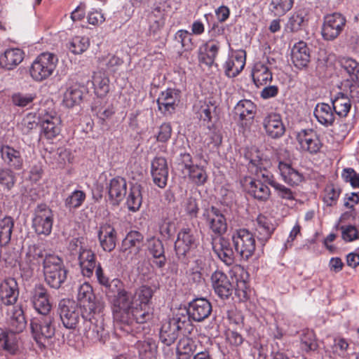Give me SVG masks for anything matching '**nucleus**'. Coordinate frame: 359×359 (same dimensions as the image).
<instances>
[{
  "label": "nucleus",
  "instance_id": "1",
  "mask_svg": "<svg viewBox=\"0 0 359 359\" xmlns=\"http://www.w3.org/2000/svg\"><path fill=\"white\" fill-rule=\"evenodd\" d=\"M6 320L9 332L0 329V344L3 348L11 355L19 352L16 333L22 332L26 327L27 321L22 306H16L6 311Z\"/></svg>",
  "mask_w": 359,
  "mask_h": 359
},
{
  "label": "nucleus",
  "instance_id": "2",
  "mask_svg": "<svg viewBox=\"0 0 359 359\" xmlns=\"http://www.w3.org/2000/svg\"><path fill=\"white\" fill-rule=\"evenodd\" d=\"M109 302L114 318L122 323L121 330L128 334H132L131 326L134 323H136V316L133 312L135 308L134 294L125 289L119 292V294H116Z\"/></svg>",
  "mask_w": 359,
  "mask_h": 359
},
{
  "label": "nucleus",
  "instance_id": "3",
  "mask_svg": "<svg viewBox=\"0 0 359 359\" xmlns=\"http://www.w3.org/2000/svg\"><path fill=\"white\" fill-rule=\"evenodd\" d=\"M57 63L56 55L49 52L42 53L32 62L29 68L30 76L34 81L41 82L54 73Z\"/></svg>",
  "mask_w": 359,
  "mask_h": 359
},
{
  "label": "nucleus",
  "instance_id": "4",
  "mask_svg": "<svg viewBox=\"0 0 359 359\" xmlns=\"http://www.w3.org/2000/svg\"><path fill=\"white\" fill-rule=\"evenodd\" d=\"M54 318L51 316H42L40 318H35L30 323L32 334L34 339L40 348H44L50 339L55 332Z\"/></svg>",
  "mask_w": 359,
  "mask_h": 359
},
{
  "label": "nucleus",
  "instance_id": "5",
  "mask_svg": "<svg viewBox=\"0 0 359 359\" xmlns=\"http://www.w3.org/2000/svg\"><path fill=\"white\" fill-rule=\"evenodd\" d=\"M189 325L190 320L187 316L179 313L175 315L163 323L160 330V340L163 344L171 346L178 338L180 332Z\"/></svg>",
  "mask_w": 359,
  "mask_h": 359
},
{
  "label": "nucleus",
  "instance_id": "6",
  "mask_svg": "<svg viewBox=\"0 0 359 359\" xmlns=\"http://www.w3.org/2000/svg\"><path fill=\"white\" fill-rule=\"evenodd\" d=\"M154 294V290L147 285L141 286L134 294L136 323H144L151 318V302Z\"/></svg>",
  "mask_w": 359,
  "mask_h": 359
},
{
  "label": "nucleus",
  "instance_id": "7",
  "mask_svg": "<svg viewBox=\"0 0 359 359\" xmlns=\"http://www.w3.org/2000/svg\"><path fill=\"white\" fill-rule=\"evenodd\" d=\"M231 241L235 251L244 260L252 257L256 249V241L253 233L247 229H238L233 231Z\"/></svg>",
  "mask_w": 359,
  "mask_h": 359
},
{
  "label": "nucleus",
  "instance_id": "8",
  "mask_svg": "<svg viewBox=\"0 0 359 359\" xmlns=\"http://www.w3.org/2000/svg\"><path fill=\"white\" fill-rule=\"evenodd\" d=\"M44 257V249L41 246L29 245L20 263L22 276L26 279L32 277L34 272L39 269L41 261Z\"/></svg>",
  "mask_w": 359,
  "mask_h": 359
},
{
  "label": "nucleus",
  "instance_id": "9",
  "mask_svg": "<svg viewBox=\"0 0 359 359\" xmlns=\"http://www.w3.org/2000/svg\"><path fill=\"white\" fill-rule=\"evenodd\" d=\"M77 299L82 313H86V316L90 312H102L104 308V302L96 299L93 287L88 283L80 285L78 288Z\"/></svg>",
  "mask_w": 359,
  "mask_h": 359
},
{
  "label": "nucleus",
  "instance_id": "10",
  "mask_svg": "<svg viewBox=\"0 0 359 359\" xmlns=\"http://www.w3.org/2000/svg\"><path fill=\"white\" fill-rule=\"evenodd\" d=\"M59 313L63 325L67 329H76L82 317L80 306L69 299H63L60 302Z\"/></svg>",
  "mask_w": 359,
  "mask_h": 359
},
{
  "label": "nucleus",
  "instance_id": "11",
  "mask_svg": "<svg viewBox=\"0 0 359 359\" xmlns=\"http://www.w3.org/2000/svg\"><path fill=\"white\" fill-rule=\"evenodd\" d=\"M53 224V213L46 204H39L34 210L32 227L38 235L50 234Z\"/></svg>",
  "mask_w": 359,
  "mask_h": 359
},
{
  "label": "nucleus",
  "instance_id": "12",
  "mask_svg": "<svg viewBox=\"0 0 359 359\" xmlns=\"http://www.w3.org/2000/svg\"><path fill=\"white\" fill-rule=\"evenodd\" d=\"M39 119L41 130L46 138L52 140L60 134L61 119L55 110L41 109Z\"/></svg>",
  "mask_w": 359,
  "mask_h": 359
},
{
  "label": "nucleus",
  "instance_id": "13",
  "mask_svg": "<svg viewBox=\"0 0 359 359\" xmlns=\"http://www.w3.org/2000/svg\"><path fill=\"white\" fill-rule=\"evenodd\" d=\"M346 19L339 13H333L325 16L322 27V36L325 40L337 39L344 30Z\"/></svg>",
  "mask_w": 359,
  "mask_h": 359
},
{
  "label": "nucleus",
  "instance_id": "14",
  "mask_svg": "<svg viewBox=\"0 0 359 359\" xmlns=\"http://www.w3.org/2000/svg\"><path fill=\"white\" fill-rule=\"evenodd\" d=\"M100 313L90 312L86 316L82 313L83 333L93 341H100L104 334L103 320L98 318Z\"/></svg>",
  "mask_w": 359,
  "mask_h": 359
},
{
  "label": "nucleus",
  "instance_id": "15",
  "mask_svg": "<svg viewBox=\"0 0 359 359\" xmlns=\"http://www.w3.org/2000/svg\"><path fill=\"white\" fill-rule=\"evenodd\" d=\"M203 219L209 229L215 234L222 235L227 229L226 219L222 212L215 206L203 210Z\"/></svg>",
  "mask_w": 359,
  "mask_h": 359
},
{
  "label": "nucleus",
  "instance_id": "16",
  "mask_svg": "<svg viewBox=\"0 0 359 359\" xmlns=\"http://www.w3.org/2000/svg\"><path fill=\"white\" fill-rule=\"evenodd\" d=\"M19 296L18 284L15 278H8L4 280H0V309L4 310V306H12V308L18 301ZM20 306H21L20 305Z\"/></svg>",
  "mask_w": 359,
  "mask_h": 359
},
{
  "label": "nucleus",
  "instance_id": "17",
  "mask_svg": "<svg viewBox=\"0 0 359 359\" xmlns=\"http://www.w3.org/2000/svg\"><path fill=\"white\" fill-rule=\"evenodd\" d=\"M30 302L37 313L43 316H50L52 305L50 302L48 290L43 285H36L32 290Z\"/></svg>",
  "mask_w": 359,
  "mask_h": 359
},
{
  "label": "nucleus",
  "instance_id": "18",
  "mask_svg": "<svg viewBox=\"0 0 359 359\" xmlns=\"http://www.w3.org/2000/svg\"><path fill=\"white\" fill-rule=\"evenodd\" d=\"M297 140L300 149L310 154H318L322 147L319 136L313 129H304L299 131L297 135Z\"/></svg>",
  "mask_w": 359,
  "mask_h": 359
},
{
  "label": "nucleus",
  "instance_id": "19",
  "mask_svg": "<svg viewBox=\"0 0 359 359\" xmlns=\"http://www.w3.org/2000/svg\"><path fill=\"white\" fill-rule=\"evenodd\" d=\"M180 102V91L175 88H168L161 92L157 99L158 110L165 116L175 113Z\"/></svg>",
  "mask_w": 359,
  "mask_h": 359
},
{
  "label": "nucleus",
  "instance_id": "20",
  "mask_svg": "<svg viewBox=\"0 0 359 359\" xmlns=\"http://www.w3.org/2000/svg\"><path fill=\"white\" fill-rule=\"evenodd\" d=\"M210 280L215 294L221 299H227L231 296L234 287L223 271H215L211 275Z\"/></svg>",
  "mask_w": 359,
  "mask_h": 359
},
{
  "label": "nucleus",
  "instance_id": "21",
  "mask_svg": "<svg viewBox=\"0 0 359 359\" xmlns=\"http://www.w3.org/2000/svg\"><path fill=\"white\" fill-rule=\"evenodd\" d=\"M242 184L250 196L259 201L265 202L271 196L270 189L259 179L245 177Z\"/></svg>",
  "mask_w": 359,
  "mask_h": 359
},
{
  "label": "nucleus",
  "instance_id": "22",
  "mask_svg": "<svg viewBox=\"0 0 359 359\" xmlns=\"http://www.w3.org/2000/svg\"><path fill=\"white\" fill-rule=\"evenodd\" d=\"M151 175L154 183L159 188H165L168 179V165L165 158L155 157L151 163Z\"/></svg>",
  "mask_w": 359,
  "mask_h": 359
},
{
  "label": "nucleus",
  "instance_id": "23",
  "mask_svg": "<svg viewBox=\"0 0 359 359\" xmlns=\"http://www.w3.org/2000/svg\"><path fill=\"white\" fill-rule=\"evenodd\" d=\"M212 312L210 302L205 298H197L189 304L188 319L191 318L196 322H201L206 319Z\"/></svg>",
  "mask_w": 359,
  "mask_h": 359
},
{
  "label": "nucleus",
  "instance_id": "24",
  "mask_svg": "<svg viewBox=\"0 0 359 359\" xmlns=\"http://www.w3.org/2000/svg\"><path fill=\"white\" fill-rule=\"evenodd\" d=\"M262 125L266 135L272 139L280 138L285 132L281 116L277 113L266 114L263 118Z\"/></svg>",
  "mask_w": 359,
  "mask_h": 359
},
{
  "label": "nucleus",
  "instance_id": "25",
  "mask_svg": "<svg viewBox=\"0 0 359 359\" xmlns=\"http://www.w3.org/2000/svg\"><path fill=\"white\" fill-rule=\"evenodd\" d=\"M197 245V240L194 231L189 228L182 229L177 235L175 243V250L177 255L184 257L187 252Z\"/></svg>",
  "mask_w": 359,
  "mask_h": 359
},
{
  "label": "nucleus",
  "instance_id": "26",
  "mask_svg": "<svg viewBox=\"0 0 359 359\" xmlns=\"http://www.w3.org/2000/svg\"><path fill=\"white\" fill-rule=\"evenodd\" d=\"M245 65V52L236 50L229 55L224 64L225 75L229 78L236 77L243 69Z\"/></svg>",
  "mask_w": 359,
  "mask_h": 359
},
{
  "label": "nucleus",
  "instance_id": "27",
  "mask_svg": "<svg viewBox=\"0 0 359 359\" xmlns=\"http://www.w3.org/2000/svg\"><path fill=\"white\" fill-rule=\"evenodd\" d=\"M276 229V225L273 219L264 215H258L256 219L255 231L258 241L264 245L271 238Z\"/></svg>",
  "mask_w": 359,
  "mask_h": 359
},
{
  "label": "nucleus",
  "instance_id": "28",
  "mask_svg": "<svg viewBox=\"0 0 359 359\" xmlns=\"http://www.w3.org/2000/svg\"><path fill=\"white\" fill-rule=\"evenodd\" d=\"M212 248L217 257L226 265L231 266L234 262V253L229 241L224 237L214 239Z\"/></svg>",
  "mask_w": 359,
  "mask_h": 359
},
{
  "label": "nucleus",
  "instance_id": "29",
  "mask_svg": "<svg viewBox=\"0 0 359 359\" xmlns=\"http://www.w3.org/2000/svg\"><path fill=\"white\" fill-rule=\"evenodd\" d=\"M97 236L100 245L104 251L109 252L115 248L116 232L111 224L106 223L101 225L97 232Z\"/></svg>",
  "mask_w": 359,
  "mask_h": 359
},
{
  "label": "nucleus",
  "instance_id": "30",
  "mask_svg": "<svg viewBox=\"0 0 359 359\" xmlns=\"http://www.w3.org/2000/svg\"><path fill=\"white\" fill-rule=\"evenodd\" d=\"M0 154L2 161L8 168L15 170L22 169L23 159L19 150L8 144H2L0 146Z\"/></svg>",
  "mask_w": 359,
  "mask_h": 359
},
{
  "label": "nucleus",
  "instance_id": "31",
  "mask_svg": "<svg viewBox=\"0 0 359 359\" xmlns=\"http://www.w3.org/2000/svg\"><path fill=\"white\" fill-rule=\"evenodd\" d=\"M292 61L298 69L307 67L310 62V51L306 43L302 41L296 43L292 48Z\"/></svg>",
  "mask_w": 359,
  "mask_h": 359
},
{
  "label": "nucleus",
  "instance_id": "32",
  "mask_svg": "<svg viewBox=\"0 0 359 359\" xmlns=\"http://www.w3.org/2000/svg\"><path fill=\"white\" fill-rule=\"evenodd\" d=\"M86 88L79 83L71 84L64 93L63 104L69 108H72L81 103Z\"/></svg>",
  "mask_w": 359,
  "mask_h": 359
},
{
  "label": "nucleus",
  "instance_id": "33",
  "mask_svg": "<svg viewBox=\"0 0 359 359\" xmlns=\"http://www.w3.org/2000/svg\"><path fill=\"white\" fill-rule=\"evenodd\" d=\"M107 189L110 201L114 205H118L126 194V181L121 177L112 178L107 186Z\"/></svg>",
  "mask_w": 359,
  "mask_h": 359
},
{
  "label": "nucleus",
  "instance_id": "34",
  "mask_svg": "<svg viewBox=\"0 0 359 359\" xmlns=\"http://www.w3.org/2000/svg\"><path fill=\"white\" fill-rule=\"evenodd\" d=\"M220 48L219 43L216 41H209L199 48L198 60L207 66H212L217 56Z\"/></svg>",
  "mask_w": 359,
  "mask_h": 359
},
{
  "label": "nucleus",
  "instance_id": "35",
  "mask_svg": "<svg viewBox=\"0 0 359 359\" xmlns=\"http://www.w3.org/2000/svg\"><path fill=\"white\" fill-rule=\"evenodd\" d=\"M278 170L283 180L292 186H297L304 181V175L284 161H279Z\"/></svg>",
  "mask_w": 359,
  "mask_h": 359
},
{
  "label": "nucleus",
  "instance_id": "36",
  "mask_svg": "<svg viewBox=\"0 0 359 359\" xmlns=\"http://www.w3.org/2000/svg\"><path fill=\"white\" fill-rule=\"evenodd\" d=\"M313 114L318 122L325 127L334 124L336 114L331 105L321 102L318 103L314 108Z\"/></svg>",
  "mask_w": 359,
  "mask_h": 359
},
{
  "label": "nucleus",
  "instance_id": "37",
  "mask_svg": "<svg viewBox=\"0 0 359 359\" xmlns=\"http://www.w3.org/2000/svg\"><path fill=\"white\" fill-rule=\"evenodd\" d=\"M147 249L149 254L154 259L153 261L154 264L160 269L164 267L166 263V258L161 241L155 237L148 239Z\"/></svg>",
  "mask_w": 359,
  "mask_h": 359
},
{
  "label": "nucleus",
  "instance_id": "38",
  "mask_svg": "<svg viewBox=\"0 0 359 359\" xmlns=\"http://www.w3.org/2000/svg\"><path fill=\"white\" fill-rule=\"evenodd\" d=\"M140 359H155L158 353V344L155 339L147 337L139 340L135 345Z\"/></svg>",
  "mask_w": 359,
  "mask_h": 359
},
{
  "label": "nucleus",
  "instance_id": "39",
  "mask_svg": "<svg viewBox=\"0 0 359 359\" xmlns=\"http://www.w3.org/2000/svg\"><path fill=\"white\" fill-rule=\"evenodd\" d=\"M78 259L82 274L90 278L97 266L95 253L88 248L79 255Z\"/></svg>",
  "mask_w": 359,
  "mask_h": 359
},
{
  "label": "nucleus",
  "instance_id": "40",
  "mask_svg": "<svg viewBox=\"0 0 359 359\" xmlns=\"http://www.w3.org/2000/svg\"><path fill=\"white\" fill-rule=\"evenodd\" d=\"M24 58V53L20 48L7 49L0 56V65L7 69H13L17 67Z\"/></svg>",
  "mask_w": 359,
  "mask_h": 359
},
{
  "label": "nucleus",
  "instance_id": "41",
  "mask_svg": "<svg viewBox=\"0 0 359 359\" xmlns=\"http://www.w3.org/2000/svg\"><path fill=\"white\" fill-rule=\"evenodd\" d=\"M251 76L254 83L257 86L266 85L272 80V73L269 67L262 62H257L254 65Z\"/></svg>",
  "mask_w": 359,
  "mask_h": 359
},
{
  "label": "nucleus",
  "instance_id": "42",
  "mask_svg": "<svg viewBox=\"0 0 359 359\" xmlns=\"http://www.w3.org/2000/svg\"><path fill=\"white\" fill-rule=\"evenodd\" d=\"M244 158L248 161L247 167L250 172L257 171L259 168H264L269 164L268 161L262 158V154L255 147L246 149Z\"/></svg>",
  "mask_w": 359,
  "mask_h": 359
},
{
  "label": "nucleus",
  "instance_id": "43",
  "mask_svg": "<svg viewBox=\"0 0 359 359\" xmlns=\"http://www.w3.org/2000/svg\"><path fill=\"white\" fill-rule=\"evenodd\" d=\"M340 64L353 83L351 87L359 88V63L352 58L344 57L340 60Z\"/></svg>",
  "mask_w": 359,
  "mask_h": 359
},
{
  "label": "nucleus",
  "instance_id": "44",
  "mask_svg": "<svg viewBox=\"0 0 359 359\" xmlns=\"http://www.w3.org/2000/svg\"><path fill=\"white\" fill-rule=\"evenodd\" d=\"M255 113L256 105L250 100H241L234 107V114L242 121L252 119Z\"/></svg>",
  "mask_w": 359,
  "mask_h": 359
},
{
  "label": "nucleus",
  "instance_id": "45",
  "mask_svg": "<svg viewBox=\"0 0 359 359\" xmlns=\"http://www.w3.org/2000/svg\"><path fill=\"white\" fill-rule=\"evenodd\" d=\"M92 83L95 93L98 97L106 95L109 90V79L104 72H94Z\"/></svg>",
  "mask_w": 359,
  "mask_h": 359
},
{
  "label": "nucleus",
  "instance_id": "46",
  "mask_svg": "<svg viewBox=\"0 0 359 359\" xmlns=\"http://www.w3.org/2000/svg\"><path fill=\"white\" fill-rule=\"evenodd\" d=\"M99 67L109 73H115L123 63V60L113 54L102 55L98 59Z\"/></svg>",
  "mask_w": 359,
  "mask_h": 359
},
{
  "label": "nucleus",
  "instance_id": "47",
  "mask_svg": "<svg viewBox=\"0 0 359 359\" xmlns=\"http://www.w3.org/2000/svg\"><path fill=\"white\" fill-rule=\"evenodd\" d=\"M14 220L10 216H6L0 219V246L8 245L11 240Z\"/></svg>",
  "mask_w": 359,
  "mask_h": 359
},
{
  "label": "nucleus",
  "instance_id": "48",
  "mask_svg": "<svg viewBox=\"0 0 359 359\" xmlns=\"http://www.w3.org/2000/svg\"><path fill=\"white\" fill-rule=\"evenodd\" d=\"M332 107L336 115L346 117L351 107L349 98L344 93H339L336 97L332 100Z\"/></svg>",
  "mask_w": 359,
  "mask_h": 359
},
{
  "label": "nucleus",
  "instance_id": "49",
  "mask_svg": "<svg viewBox=\"0 0 359 359\" xmlns=\"http://www.w3.org/2000/svg\"><path fill=\"white\" fill-rule=\"evenodd\" d=\"M44 276L65 269L62 259L55 254H46L43 260Z\"/></svg>",
  "mask_w": 359,
  "mask_h": 359
},
{
  "label": "nucleus",
  "instance_id": "50",
  "mask_svg": "<svg viewBox=\"0 0 359 359\" xmlns=\"http://www.w3.org/2000/svg\"><path fill=\"white\" fill-rule=\"evenodd\" d=\"M196 350V345L190 338L181 339L177 346V359H190Z\"/></svg>",
  "mask_w": 359,
  "mask_h": 359
},
{
  "label": "nucleus",
  "instance_id": "51",
  "mask_svg": "<svg viewBox=\"0 0 359 359\" xmlns=\"http://www.w3.org/2000/svg\"><path fill=\"white\" fill-rule=\"evenodd\" d=\"M307 13L304 9H300L292 13L286 24V29L291 32H297L302 29L307 20Z\"/></svg>",
  "mask_w": 359,
  "mask_h": 359
},
{
  "label": "nucleus",
  "instance_id": "52",
  "mask_svg": "<svg viewBox=\"0 0 359 359\" xmlns=\"http://www.w3.org/2000/svg\"><path fill=\"white\" fill-rule=\"evenodd\" d=\"M142 202L140 187L139 185H133L129 191L126 200V205L130 211H137Z\"/></svg>",
  "mask_w": 359,
  "mask_h": 359
},
{
  "label": "nucleus",
  "instance_id": "53",
  "mask_svg": "<svg viewBox=\"0 0 359 359\" xmlns=\"http://www.w3.org/2000/svg\"><path fill=\"white\" fill-rule=\"evenodd\" d=\"M144 241L143 235L137 231H130L123 241V247L125 250L134 248L135 252H138Z\"/></svg>",
  "mask_w": 359,
  "mask_h": 359
},
{
  "label": "nucleus",
  "instance_id": "54",
  "mask_svg": "<svg viewBox=\"0 0 359 359\" xmlns=\"http://www.w3.org/2000/svg\"><path fill=\"white\" fill-rule=\"evenodd\" d=\"M215 107L210 101H199L194 105V109L198 117L203 121L209 122L212 118V112L215 111Z\"/></svg>",
  "mask_w": 359,
  "mask_h": 359
},
{
  "label": "nucleus",
  "instance_id": "55",
  "mask_svg": "<svg viewBox=\"0 0 359 359\" xmlns=\"http://www.w3.org/2000/svg\"><path fill=\"white\" fill-rule=\"evenodd\" d=\"M294 0H271L270 11L275 16L281 17L292 8Z\"/></svg>",
  "mask_w": 359,
  "mask_h": 359
},
{
  "label": "nucleus",
  "instance_id": "56",
  "mask_svg": "<svg viewBox=\"0 0 359 359\" xmlns=\"http://www.w3.org/2000/svg\"><path fill=\"white\" fill-rule=\"evenodd\" d=\"M189 180L196 185H203L208 180V174L205 168L202 165H195L187 172Z\"/></svg>",
  "mask_w": 359,
  "mask_h": 359
},
{
  "label": "nucleus",
  "instance_id": "57",
  "mask_svg": "<svg viewBox=\"0 0 359 359\" xmlns=\"http://www.w3.org/2000/svg\"><path fill=\"white\" fill-rule=\"evenodd\" d=\"M67 275V270L66 269H63L44 276L46 282L50 287L58 289L65 282Z\"/></svg>",
  "mask_w": 359,
  "mask_h": 359
},
{
  "label": "nucleus",
  "instance_id": "58",
  "mask_svg": "<svg viewBox=\"0 0 359 359\" xmlns=\"http://www.w3.org/2000/svg\"><path fill=\"white\" fill-rule=\"evenodd\" d=\"M90 46L89 39L86 36H76L69 41L68 48L74 54H81Z\"/></svg>",
  "mask_w": 359,
  "mask_h": 359
},
{
  "label": "nucleus",
  "instance_id": "59",
  "mask_svg": "<svg viewBox=\"0 0 359 359\" xmlns=\"http://www.w3.org/2000/svg\"><path fill=\"white\" fill-rule=\"evenodd\" d=\"M86 198V193L81 190H75L65 200V205L69 209H76L82 205Z\"/></svg>",
  "mask_w": 359,
  "mask_h": 359
},
{
  "label": "nucleus",
  "instance_id": "60",
  "mask_svg": "<svg viewBox=\"0 0 359 359\" xmlns=\"http://www.w3.org/2000/svg\"><path fill=\"white\" fill-rule=\"evenodd\" d=\"M17 177L13 171L10 168H0V185L6 190H11L15 182Z\"/></svg>",
  "mask_w": 359,
  "mask_h": 359
},
{
  "label": "nucleus",
  "instance_id": "61",
  "mask_svg": "<svg viewBox=\"0 0 359 359\" xmlns=\"http://www.w3.org/2000/svg\"><path fill=\"white\" fill-rule=\"evenodd\" d=\"M35 98L34 94L18 92L12 95L11 102L14 106L23 108L31 106Z\"/></svg>",
  "mask_w": 359,
  "mask_h": 359
},
{
  "label": "nucleus",
  "instance_id": "62",
  "mask_svg": "<svg viewBox=\"0 0 359 359\" xmlns=\"http://www.w3.org/2000/svg\"><path fill=\"white\" fill-rule=\"evenodd\" d=\"M105 287V294L107 299L110 302L116 294H119V292L125 290L123 283L118 278H114L109 281Z\"/></svg>",
  "mask_w": 359,
  "mask_h": 359
},
{
  "label": "nucleus",
  "instance_id": "63",
  "mask_svg": "<svg viewBox=\"0 0 359 359\" xmlns=\"http://www.w3.org/2000/svg\"><path fill=\"white\" fill-rule=\"evenodd\" d=\"M340 189L333 184L327 185L323 196V201L327 206H333L337 204L340 195Z\"/></svg>",
  "mask_w": 359,
  "mask_h": 359
},
{
  "label": "nucleus",
  "instance_id": "64",
  "mask_svg": "<svg viewBox=\"0 0 359 359\" xmlns=\"http://www.w3.org/2000/svg\"><path fill=\"white\" fill-rule=\"evenodd\" d=\"M302 348L306 351H315L318 348L315 334L312 331L307 330L304 332L301 337Z\"/></svg>",
  "mask_w": 359,
  "mask_h": 359
}]
</instances>
